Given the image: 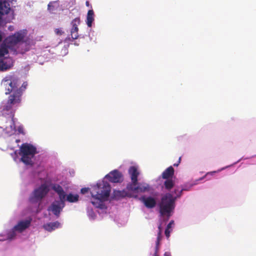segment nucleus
<instances>
[{
  "label": "nucleus",
  "instance_id": "obj_1",
  "mask_svg": "<svg viewBox=\"0 0 256 256\" xmlns=\"http://www.w3.org/2000/svg\"><path fill=\"white\" fill-rule=\"evenodd\" d=\"M2 84L6 90V94L12 93L8 97L6 106V110H8L12 106H16L20 104L22 92L26 89L27 83L24 82L22 86L18 88L20 85L18 80L10 76L4 78Z\"/></svg>",
  "mask_w": 256,
  "mask_h": 256
},
{
  "label": "nucleus",
  "instance_id": "obj_2",
  "mask_svg": "<svg viewBox=\"0 0 256 256\" xmlns=\"http://www.w3.org/2000/svg\"><path fill=\"white\" fill-rule=\"evenodd\" d=\"M110 190V186L106 182L102 181L94 186L90 192L93 206L100 209L105 208L104 202L109 197Z\"/></svg>",
  "mask_w": 256,
  "mask_h": 256
},
{
  "label": "nucleus",
  "instance_id": "obj_3",
  "mask_svg": "<svg viewBox=\"0 0 256 256\" xmlns=\"http://www.w3.org/2000/svg\"><path fill=\"white\" fill-rule=\"evenodd\" d=\"M184 190H186L184 188L179 190L178 188H175L173 193L176 194V196H174L170 193H167L162 198L159 204V211L161 216H166L169 218L170 213L174 208L176 199L180 197L182 191Z\"/></svg>",
  "mask_w": 256,
  "mask_h": 256
},
{
  "label": "nucleus",
  "instance_id": "obj_4",
  "mask_svg": "<svg viewBox=\"0 0 256 256\" xmlns=\"http://www.w3.org/2000/svg\"><path fill=\"white\" fill-rule=\"evenodd\" d=\"M37 153L36 148L28 143L22 144L20 148L19 154L21 161L26 165H32V159Z\"/></svg>",
  "mask_w": 256,
  "mask_h": 256
},
{
  "label": "nucleus",
  "instance_id": "obj_5",
  "mask_svg": "<svg viewBox=\"0 0 256 256\" xmlns=\"http://www.w3.org/2000/svg\"><path fill=\"white\" fill-rule=\"evenodd\" d=\"M48 192V186L46 184H42L32 192L29 198V200L31 203H37L40 202Z\"/></svg>",
  "mask_w": 256,
  "mask_h": 256
},
{
  "label": "nucleus",
  "instance_id": "obj_6",
  "mask_svg": "<svg viewBox=\"0 0 256 256\" xmlns=\"http://www.w3.org/2000/svg\"><path fill=\"white\" fill-rule=\"evenodd\" d=\"M80 18L79 17L76 18L74 19L72 22L71 24L72 28L70 30V36L71 37H67L64 40V42H68L70 41H73L74 40L77 39L79 36L78 34V26L80 24Z\"/></svg>",
  "mask_w": 256,
  "mask_h": 256
},
{
  "label": "nucleus",
  "instance_id": "obj_7",
  "mask_svg": "<svg viewBox=\"0 0 256 256\" xmlns=\"http://www.w3.org/2000/svg\"><path fill=\"white\" fill-rule=\"evenodd\" d=\"M24 36V34L21 32H16L14 34L9 36L5 40L6 46L9 48L14 47L22 42Z\"/></svg>",
  "mask_w": 256,
  "mask_h": 256
},
{
  "label": "nucleus",
  "instance_id": "obj_8",
  "mask_svg": "<svg viewBox=\"0 0 256 256\" xmlns=\"http://www.w3.org/2000/svg\"><path fill=\"white\" fill-rule=\"evenodd\" d=\"M66 200H55L48 208V211H51L57 218L59 217L60 212L65 206Z\"/></svg>",
  "mask_w": 256,
  "mask_h": 256
},
{
  "label": "nucleus",
  "instance_id": "obj_9",
  "mask_svg": "<svg viewBox=\"0 0 256 256\" xmlns=\"http://www.w3.org/2000/svg\"><path fill=\"white\" fill-rule=\"evenodd\" d=\"M127 189L129 190L136 192H144L150 190V186L146 183H138L137 184H128Z\"/></svg>",
  "mask_w": 256,
  "mask_h": 256
},
{
  "label": "nucleus",
  "instance_id": "obj_10",
  "mask_svg": "<svg viewBox=\"0 0 256 256\" xmlns=\"http://www.w3.org/2000/svg\"><path fill=\"white\" fill-rule=\"evenodd\" d=\"M106 178L110 182L114 183L120 182L122 181V174L118 170H114L108 174Z\"/></svg>",
  "mask_w": 256,
  "mask_h": 256
},
{
  "label": "nucleus",
  "instance_id": "obj_11",
  "mask_svg": "<svg viewBox=\"0 0 256 256\" xmlns=\"http://www.w3.org/2000/svg\"><path fill=\"white\" fill-rule=\"evenodd\" d=\"M140 200L144 206L148 208H154L156 204V199L152 196H142L141 197Z\"/></svg>",
  "mask_w": 256,
  "mask_h": 256
},
{
  "label": "nucleus",
  "instance_id": "obj_12",
  "mask_svg": "<svg viewBox=\"0 0 256 256\" xmlns=\"http://www.w3.org/2000/svg\"><path fill=\"white\" fill-rule=\"evenodd\" d=\"M30 220H21L14 226V230H16V232H22L30 226Z\"/></svg>",
  "mask_w": 256,
  "mask_h": 256
},
{
  "label": "nucleus",
  "instance_id": "obj_13",
  "mask_svg": "<svg viewBox=\"0 0 256 256\" xmlns=\"http://www.w3.org/2000/svg\"><path fill=\"white\" fill-rule=\"evenodd\" d=\"M128 174L130 175L132 180L130 184H137L138 177L140 174L137 168L134 166H130L128 169Z\"/></svg>",
  "mask_w": 256,
  "mask_h": 256
},
{
  "label": "nucleus",
  "instance_id": "obj_14",
  "mask_svg": "<svg viewBox=\"0 0 256 256\" xmlns=\"http://www.w3.org/2000/svg\"><path fill=\"white\" fill-rule=\"evenodd\" d=\"M52 190L58 194L60 200H66V194L63 188L58 184H54L52 187Z\"/></svg>",
  "mask_w": 256,
  "mask_h": 256
},
{
  "label": "nucleus",
  "instance_id": "obj_15",
  "mask_svg": "<svg viewBox=\"0 0 256 256\" xmlns=\"http://www.w3.org/2000/svg\"><path fill=\"white\" fill-rule=\"evenodd\" d=\"M10 10V7L8 2L6 0L0 2V14H7Z\"/></svg>",
  "mask_w": 256,
  "mask_h": 256
},
{
  "label": "nucleus",
  "instance_id": "obj_16",
  "mask_svg": "<svg viewBox=\"0 0 256 256\" xmlns=\"http://www.w3.org/2000/svg\"><path fill=\"white\" fill-rule=\"evenodd\" d=\"M174 174V169L172 166H169L162 173V178L164 179L172 178Z\"/></svg>",
  "mask_w": 256,
  "mask_h": 256
},
{
  "label": "nucleus",
  "instance_id": "obj_17",
  "mask_svg": "<svg viewBox=\"0 0 256 256\" xmlns=\"http://www.w3.org/2000/svg\"><path fill=\"white\" fill-rule=\"evenodd\" d=\"M60 226V223L58 222H52L47 223L44 225L43 227L46 230L51 232L56 228H58Z\"/></svg>",
  "mask_w": 256,
  "mask_h": 256
},
{
  "label": "nucleus",
  "instance_id": "obj_18",
  "mask_svg": "<svg viewBox=\"0 0 256 256\" xmlns=\"http://www.w3.org/2000/svg\"><path fill=\"white\" fill-rule=\"evenodd\" d=\"M94 12L92 10H90L88 11L86 16V23L88 27H91L92 23L94 20Z\"/></svg>",
  "mask_w": 256,
  "mask_h": 256
},
{
  "label": "nucleus",
  "instance_id": "obj_19",
  "mask_svg": "<svg viewBox=\"0 0 256 256\" xmlns=\"http://www.w3.org/2000/svg\"><path fill=\"white\" fill-rule=\"evenodd\" d=\"M164 188L166 190H170L174 186V180H172V178L166 179L164 181Z\"/></svg>",
  "mask_w": 256,
  "mask_h": 256
},
{
  "label": "nucleus",
  "instance_id": "obj_20",
  "mask_svg": "<svg viewBox=\"0 0 256 256\" xmlns=\"http://www.w3.org/2000/svg\"><path fill=\"white\" fill-rule=\"evenodd\" d=\"M79 196L78 194H68L66 196V200L70 202H75L78 201Z\"/></svg>",
  "mask_w": 256,
  "mask_h": 256
},
{
  "label": "nucleus",
  "instance_id": "obj_21",
  "mask_svg": "<svg viewBox=\"0 0 256 256\" xmlns=\"http://www.w3.org/2000/svg\"><path fill=\"white\" fill-rule=\"evenodd\" d=\"M16 230H14V227L8 232L6 234L8 239L11 240L14 238L16 236Z\"/></svg>",
  "mask_w": 256,
  "mask_h": 256
},
{
  "label": "nucleus",
  "instance_id": "obj_22",
  "mask_svg": "<svg viewBox=\"0 0 256 256\" xmlns=\"http://www.w3.org/2000/svg\"><path fill=\"white\" fill-rule=\"evenodd\" d=\"M10 68V66L6 64V62H4V60H0V70L2 71H4L8 70Z\"/></svg>",
  "mask_w": 256,
  "mask_h": 256
},
{
  "label": "nucleus",
  "instance_id": "obj_23",
  "mask_svg": "<svg viewBox=\"0 0 256 256\" xmlns=\"http://www.w3.org/2000/svg\"><path fill=\"white\" fill-rule=\"evenodd\" d=\"M55 2H50L48 4V10L52 13H54V11L56 10V8L55 7Z\"/></svg>",
  "mask_w": 256,
  "mask_h": 256
},
{
  "label": "nucleus",
  "instance_id": "obj_24",
  "mask_svg": "<svg viewBox=\"0 0 256 256\" xmlns=\"http://www.w3.org/2000/svg\"><path fill=\"white\" fill-rule=\"evenodd\" d=\"M114 196L116 198H120L123 197L124 196V192L120 190H114Z\"/></svg>",
  "mask_w": 256,
  "mask_h": 256
},
{
  "label": "nucleus",
  "instance_id": "obj_25",
  "mask_svg": "<svg viewBox=\"0 0 256 256\" xmlns=\"http://www.w3.org/2000/svg\"><path fill=\"white\" fill-rule=\"evenodd\" d=\"M8 53V50L6 48H0V58L4 56L6 54Z\"/></svg>",
  "mask_w": 256,
  "mask_h": 256
},
{
  "label": "nucleus",
  "instance_id": "obj_26",
  "mask_svg": "<svg viewBox=\"0 0 256 256\" xmlns=\"http://www.w3.org/2000/svg\"><path fill=\"white\" fill-rule=\"evenodd\" d=\"M161 238H162V233H160V232H158L157 240H156V246H158L159 245L160 242L161 240Z\"/></svg>",
  "mask_w": 256,
  "mask_h": 256
},
{
  "label": "nucleus",
  "instance_id": "obj_27",
  "mask_svg": "<svg viewBox=\"0 0 256 256\" xmlns=\"http://www.w3.org/2000/svg\"><path fill=\"white\" fill-rule=\"evenodd\" d=\"M216 172V171L208 172L206 173V175H204V176H202V177L200 178V179L196 180V181L202 180L204 178H205L207 176H208V174L213 175Z\"/></svg>",
  "mask_w": 256,
  "mask_h": 256
},
{
  "label": "nucleus",
  "instance_id": "obj_28",
  "mask_svg": "<svg viewBox=\"0 0 256 256\" xmlns=\"http://www.w3.org/2000/svg\"><path fill=\"white\" fill-rule=\"evenodd\" d=\"M55 33L58 35H62L64 34V32L60 28H56L54 30Z\"/></svg>",
  "mask_w": 256,
  "mask_h": 256
},
{
  "label": "nucleus",
  "instance_id": "obj_29",
  "mask_svg": "<svg viewBox=\"0 0 256 256\" xmlns=\"http://www.w3.org/2000/svg\"><path fill=\"white\" fill-rule=\"evenodd\" d=\"M170 229L166 228L164 233L167 238H168L170 236Z\"/></svg>",
  "mask_w": 256,
  "mask_h": 256
},
{
  "label": "nucleus",
  "instance_id": "obj_30",
  "mask_svg": "<svg viewBox=\"0 0 256 256\" xmlns=\"http://www.w3.org/2000/svg\"><path fill=\"white\" fill-rule=\"evenodd\" d=\"M89 188H82L80 190V192L82 194H85L88 192Z\"/></svg>",
  "mask_w": 256,
  "mask_h": 256
},
{
  "label": "nucleus",
  "instance_id": "obj_31",
  "mask_svg": "<svg viewBox=\"0 0 256 256\" xmlns=\"http://www.w3.org/2000/svg\"><path fill=\"white\" fill-rule=\"evenodd\" d=\"M174 224V221L172 220L170 222V223L167 225L166 228L170 229L172 227V225Z\"/></svg>",
  "mask_w": 256,
  "mask_h": 256
},
{
  "label": "nucleus",
  "instance_id": "obj_32",
  "mask_svg": "<svg viewBox=\"0 0 256 256\" xmlns=\"http://www.w3.org/2000/svg\"><path fill=\"white\" fill-rule=\"evenodd\" d=\"M180 160H181V157H180L179 159H178V162L176 163V164H174V166H178L179 165L180 163Z\"/></svg>",
  "mask_w": 256,
  "mask_h": 256
},
{
  "label": "nucleus",
  "instance_id": "obj_33",
  "mask_svg": "<svg viewBox=\"0 0 256 256\" xmlns=\"http://www.w3.org/2000/svg\"><path fill=\"white\" fill-rule=\"evenodd\" d=\"M158 232H160V233H162V224H159V226H158Z\"/></svg>",
  "mask_w": 256,
  "mask_h": 256
},
{
  "label": "nucleus",
  "instance_id": "obj_34",
  "mask_svg": "<svg viewBox=\"0 0 256 256\" xmlns=\"http://www.w3.org/2000/svg\"><path fill=\"white\" fill-rule=\"evenodd\" d=\"M86 5L87 6H90V3H89V2L88 1H86Z\"/></svg>",
  "mask_w": 256,
  "mask_h": 256
},
{
  "label": "nucleus",
  "instance_id": "obj_35",
  "mask_svg": "<svg viewBox=\"0 0 256 256\" xmlns=\"http://www.w3.org/2000/svg\"><path fill=\"white\" fill-rule=\"evenodd\" d=\"M164 256H170L169 255V254H168L167 252H166V253L164 254Z\"/></svg>",
  "mask_w": 256,
  "mask_h": 256
},
{
  "label": "nucleus",
  "instance_id": "obj_36",
  "mask_svg": "<svg viewBox=\"0 0 256 256\" xmlns=\"http://www.w3.org/2000/svg\"><path fill=\"white\" fill-rule=\"evenodd\" d=\"M2 35L0 34V42L2 41Z\"/></svg>",
  "mask_w": 256,
  "mask_h": 256
}]
</instances>
